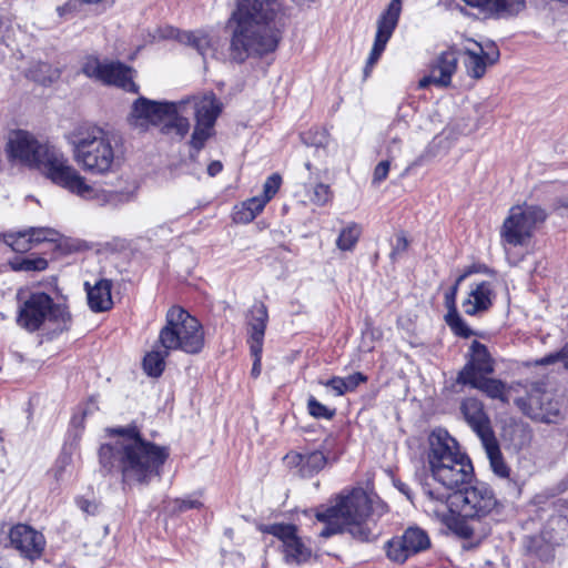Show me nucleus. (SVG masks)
<instances>
[{"mask_svg":"<svg viewBox=\"0 0 568 568\" xmlns=\"http://www.w3.org/2000/svg\"><path fill=\"white\" fill-rule=\"evenodd\" d=\"M108 433L116 439L99 449L102 471L121 474L126 485H148L161 476V468L170 455L166 447L145 440L135 425L109 428Z\"/></svg>","mask_w":568,"mask_h":568,"instance_id":"nucleus-1","label":"nucleus"},{"mask_svg":"<svg viewBox=\"0 0 568 568\" xmlns=\"http://www.w3.org/2000/svg\"><path fill=\"white\" fill-rule=\"evenodd\" d=\"M280 10V0H236L226 23L232 62L243 64L276 50L281 37L273 22Z\"/></svg>","mask_w":568,"mask_h":568,"instance_id":"nucleus-2","label":"nucleus"},{"mask_svg":"<svg viewBox=\"0 0 568 568\" xmlns=\"http://www.w3.org/2000/svg\"><path fill=\"white\" fill-rule=\"evenodd\" d=\"M387 510L385 503L371 497L363 488L342 493L332 506L316 513L317 520L325 524L320 536L328 538L347 532L359 542H368L373 539L369 521H375V517H382Z\"/></svg>","mask_w":568,"mask_h":568,"instance_id":"nucleus-3","label":"nucleus"},{"mask_svg":"<svg viewBox=\"0 0 568 568\" xmlns=\"http://www.w3.org/2000/svg\"><path fill=\"white\" fill-rule=\"evenodd\" d=\"M75 163L92 175L115 172L122 161L116 141L102 128L82 124L67 135Z\"/></svg>","mask_w":568,"mask_h":568,"instance_id":"nucleus-4","label":"nucleus"},{"mask_svg":"<svg viewBox=\"0 0 568 568\" xmlns=\"http://www.w3.org/2000/svg\"><path fill=\"white\" fill-rule=\"evenodd\" d=\"M129 122L142 132L151 125L160 126L162 134L176 136L179 141L190 130L189 119L180 114L179 102H158L144 97L133 102Z\"/></svg>","mask_w":568,"mask_h":568,"instance_id":"nucleus-5","label":"nucleus"},{"mask_svg":"<svg viewBox=\"0 0 568 568\" xmlns=\"http://www.w3.org/2000/svg\"><path fill=\"white\" fill-rule=\"evenodd\" d=\"M459 457L453 465L442 467V470L432 477V481L426 479L422 483L426 511L434 515L442 514L447 508L453 491L471 480L474 469L470 459L460 449Z\"/></svg>","mask_w":568,"mask_h":568,"instance_id":"nucleus-6","label":"nucleus"},{"mask_svg":"<svg viewBox=\"0 0 568 568\" xmlns=\"http://www.w3.org/2000/svg\"><path fill=\"white\" fill-rule=\"evenodd\" d=\"M162 348L197 354L204 346V333L201 323L186 310L172 306L166 312L165 325L158 339Z\"/></svg>","mask_w":568,"mask_h":568,"instance_id":"nucleus-7","label":"nucleus"},{"mask_svg":"<svg viewBox=\"0 0 568 568\" xmlns=\"http://www.w3.org/2000/svg\"><path fill=\"white\" fill-rule=\"evenodd\" d=\"M45 322L55 324L60 332L69 329L71 314L68 306L54 303L52 297L43 292L31 293L19 303L17 324L20 327L36 332Z\"/></svg>","mask_w":568,"mask_h":568,"instance_id":"nucleus-8","label":"nucleus"},{"mask_svg":"<svg viewBox=\"0 0 568 568\" xmlns=\"http://www.w3.org/2000/svg\"><path fill=\"white\" fill-rule=\"evenodd\" d=\"M500 507L493 488L479 480H470L460 489L453 491L447 503L450 513H458L462 517L478 523L499 514Z\"/></svg>","mask_w":568,"mask_h":568,"instance_id":"nucleus-9","label":"nucleus"},{"mask_svg":"<svg viewBox=\"0 0 568 568\" xmlns=\"http://www.w3.org/2000/svg\"><path fill=\"white\" fill-rule=\"evenodd\" d=\"M547 216L546 210L537 204L524 203L511 206L499 230L500 243L506 253L509 247L528 245Z\"/></svg>","mask_w":568,"mask_h":568,"instance_id":"nucleus-10","label":"nucleus"},{"mask_svg":"<svg viewBox=\"0 0 568 568\" xmlns=\"http://www.w3.org/2000/svg\"><path fill=\"white\" fill-rule=\"evenodd\" d=\"M515 405L523 414L537 422L555 424L562 418L559 400L539 385H534L525 396L516 398Z\"/></svg>","mask_w":568,"mask_h":568,"instance_id":"nucleus-11","label":"nucleus"},{"mask_svg":"<svg viewBox=\"0 0 568 568\" xmlns=\"http://www.w3.org/2000/svg\"><path fill=\"white\" fill-rule=\"evenodd\" d=\"M0 546L12 548L31 562L40 559L44 552L47 540L42 532L26 524H17L8 532L0 534Z\"/></svg>","mask_w":568,"mask_h":568,"instance_id":"nucleus-12","label":"nucleus"},{"mask_svg":"<svg viewBox=\"0 0 568 568\" xmlns=\"http://www.w3.org/2000/svg\"><path fill=\"white\" fill-rule=\"evenodd\" d=\"M36 169L41 171L54 184L71 193L83 178L80 172L69 163L63 152L50 144L42 158L39 159Z\"/></svg>","mask_w":568,"mask_h":568,"instance_id":"nucleus-13","label":"nucleus"},{"mask_svg":"<svg viewBox=\"0 0 568 568\" xmlns=\"http://www.w3.org/2000/svg\"><path fill=\"white\" fill-rule=\"evenodd\" d=\"M258 530L282 541V551L286 564L302 565L312 557V549L297 536V527L293 524L261 525Z\"/></svg>","mask_w":568,"mask_h":568,"instance_id":"nucleus-14","label":"nucleus"},{"mask_svg":"<svg viewBox=\"0 0 568 568\" xmlns=\"http://www.w3.org/2000/svg\"><path fill=\"white\" fill-rule=\"evenodd\" d=\"M82 72L105 84H113L128 92L136 93L139 87L132 80V69L121 62H100L98 58L89 57L83 65Z\"/></svg>","mask_w":568,"mask_h":568,"instance_id":"nucleus-15","label":"nucleus"},{"mask_svg":"<svg viewBox=\"0 0 568 568\" xmlns=\"http://www.w3.org/2000/svg\"><path fill=\"white\" fill-rule=\"evenodd\" d=\"M459 457V445L457 440L444 428L434 429L428 436L426 450L427 467L430 476L437 475L442 467H448L456 463Z\"/></svg>","mask_w":568,"mask_h":568,"instance_id":"nucleus-16","label":"nucleus"},{"mask_svg":"<svg viewBox=\"0 0 568 568\" xmlns=\"http://www.w3.org/2000/svg\"><path fill=\"white\" fill-rule=\"evenodd\" d=\"M49 144L40 143L31 133L14 130L9 133L7 150L11 158L36 168Z\"/></svg>","mask_w":568,"mask_h":568,"instance_id":"nucleus-17","label":"nucleus"},{"mask_svg":"<svg viewBox=\"0 0 568 568\" xmlns=\"http://www.w3.org/2000/svg\"><path fill=\"white\" fill-rule=\"evenodd\" d=\"M402 11V1L392 0L387 9L381 14L377 20V31L374 40L373 48L367 58L366 63L375 65L384 52L388 40L390 39L395 28L397 27Z\"/></svg>","mask_w":568,"mask_h":568,"instance_id":"nucleus-18","label":"nucleus"},{"mask_svg":"<svg viewBox=\"0 0 568 568\" xmlns=\"http://www.w3.org/2000/svg\"><path fill=\"white\" fill-rule=\"evenodd\" d=\"M470 358L457 376V383L467 384L468 379L481 377V374L494 373V359L486 345L473 341L470 345Z\"/></svg>","mask_w":568,"mask_h":568,"instance_id":"nucleus-19","label":"nucleus"},{"mask_svg":"<svg viewBox=\"0 0 568 568\" xmlns=\"http://www.w3.org/2000/svg\"><path fill=\"white\" fill-rule=\"evenodd\" d=\"M460 413L481 442L495 436L490 419L484 409V404L479 399L474 397L463 399L460 403Z\"/></svg>","mask_w":568,"mask_h":568,"instance_id":"nucleus-20","label":"nucleus"},{"mask_svg":"<svg viewBox=\"0 0 568 568\" xmlns=\"http://www.w3.org/2000/svg\"><path fill=\"white\" fill-rule=\"evenodd\" d=\"M186 105H192L195 122L200 124L215 125L216 119L222 112V104L213 93L180 101V114L185 111Z\"/></svg>","mask_w":568,"mask_h":568,"instance_id":"nucleus-21","label":"nucleus"},{"mask_svg":"<svg viewBox=\"0 0 568 568\" xmlns=\"http://www.w3.org/2000/svg\"><path fill=\"white\" fill-rule=\"evenodd\" d=\"M467 6L477 8L488 18H510L526 9V0H463Z\"/></svg>","mask_w":568,"mask_h":568,"instance_id":"nucleus-22","label":"nucleus"},{"mask_svg":"<svg viewBox=\"0 0 568 568\" xmlns=\"http://www.w3.org/2000/svg\"><path fill=\"white\" fill-rule=\"evenodd\" d=\"M72 194H75L83 200L93 201L100 206L115 207L126 200L125 194L121 192L104 190L89 184L84 176L78 183Z\"/></svg>","mask_w":568,"mask_h":568,"instance_id":"nucleus-23","label":"nucleus"},{"mask_svg":"<svg viewBox=\"0 0 568 568\" xmlns=\"http://www.w3.org/2000/svg\"><path fill=\"white\" fill-rule=\"evenodd\" d=\"M493 285L490 282L481 281L471 286L468 297L463 302L464 312L474 316L486 312L493 305Z\"/></svg>","mask_w":568,"mask_h":568,"instance_id":"nucleus-24","label":"nucleus"},{"mask_svg":"<svg viewBox=\"0 0 568 568\" xmlns=\"http://www.w3.org/2000/svg\"><path fill=\"white\" fill-rule=\"evenodd\" d=\"M557 545V541L548 537L546 530H542L539 535L526 536L523 541L525 555L534 557L544 564L554 561Z\"/></svg>","mask_w":568,"mask_h":568,"instance_id":"nucleus-25","label":"nucleus"},{"mask_svg":"<svg viewBox=\"0 0 568 568\" xmlns=\"http://www.w3.org/2000/svg\"><path fill=\"white\" fill-rule=\"evenodd\" d=\"M288 466L297 468L302 477H313L322 470L326 464L325 455L320 450L306 454L290 453L284 458Z\"/></svg>","mask_w":568,"mask_h":568,"instance_id":"nucleus-26","label":"nucleus"},{"mask_svg":"<svg viewBox=\"0 0 568 568\" xmlns=\"http://www.w3.org/2000/svg\"><path fill=\"white\" fill-rule=\"evenodd\" d=\"M476 49L466 48L465 54L468 59L465 61L467 73L474 79H480L486 72L487 63L493 64L499 59V51L497 48H493L491 51L485 52L480 43L474 41Z\"/></svg>","mask_w":568,"mask_h":568,"instance_id":"nucleus-27","label":"nucleus"},{"mask_svg":"<svg viewBox=\"0 0 568 568\" xmlns=\"http://www.w3.org/2000/svg\"><path fill=\"white\" fill-rule=\"evenodd\" d=\"M457 65L458 55L456 50L449 49L438 54L430 67V72L437 78L436 85L440 88L448 87Z\"/></svg>","mask_w":568,"mask_h":568,"instance_id":"nucleus-28","label":"nucleus"},{"mask_svg":"<svg viewBox=\"0 0 568 568\" xmlns=\"http://www.w3.org/2000/svg\"><path fill=\"white\" fill-rule=\"evenodd\" d=\"M268 321L267 307L264 303L257 302L254 303L250 310L248 317V344L250 345H263L265 329Z\"/></svg>","mask_w":568,"mask_h":568,"instance_id":"nucleus-29","label":"nucleus"},{"mask_svg":"<svg viewBox=\"0 0 568 568\" xmlns=\"http://www.w3.org/2000/svg\"><path fill=\"white\" fill-rule=\"evenodd\" d=\"M88 294V304L93 312H105L112 306V282L106 278L98 281L93 286L84 284Z\"/></svg>","mask_w":568,"mask_h":568,"instance_id":"nucleus-30","label":"nucleus"},{"mask_svg":"<svg viewBox=\"0 0 568 568\" xmlns=\"http://www.w3.org/2000/svg\"><path fill=\"white\" fill-rule=\"evenodd\" d=\"M489 460V466L495 476L500 479L510 480L511 468L506 463L499 444L495 436L481 442Z\"/></svg>","mask_w":568,"mask_h":568,"instance_id":"nucleus-31","label":"nucleus"},{"mask_svg":"<svg viewBox=\"0 0 568 568\" xmlns=\"http://www.w3.org/2000/svg\"><path fill=\"white\" fill-rule=\"evenodd\" d=\"M466 385L483 392L491 399L508 403L507 386L500 379L481 376L476 379H468Z\"/></svg>","mask_w":568,"mask_h":568,"instance_id":"nucleus-32","label":"nucleus"},{"mask_svg":"<svg viewBox=\"0 0 568 568\" xmlns=\"http://www.w3.org/2000/svg\"><path fill=\"white\" fill-rule=\"evenodd\" d=\"M176 39L180 43L194 48L199 54L205 58L213 48L212 38L204 31H178Z\"/></svg>","mask_w":568,"mask_h":568,"instance_id":"nucleus-33","label":"nucleus"},{"mask_svg":"<svg viewBox=\"0 0 568 568\" xmlns=\"http://www.w3.org/2000/svg\"><path fill=\"white\" fill-rule=\"evenodd\" d=\"M435 516L440 517L447 527L460 538L468 539L475 534V527L467 521L468 518L462 517L458 513L456 516L455 513L449 511V508Z\"/></svg>","mask_w":568,"mask_h":568,"instance_id":"nucleus-34","label":"nucleus"},{"mask_svg":"<svg viewBox=\"0 0 568 568\" xmlns=\"http://www.w3.org/2000/svg\"><path fill=\"white\" fill-rule=\"evenodd\" d=\"M266 204L267 201L264 200L261 195L253 196L244 201L241 207H236L233 213V220L236 223H250L263 211Z\"/></svg>","mask_w":568,"mask_h":568,"instance_id":"nucleus-35","label":"nucleus"},{"mask_svg":"<svg viewBox=\"0 0 568 568\" xmlns=\"http://www.w3.org/2000/svg\"><path fill=\"white\" fill-rule=\"evenodd\" d=\"M171 349H152L143 358V369L151 377H159L165 368V358L170 355Z\"/></svg>","mask_w":568,"mask_h":568,"instance_id":"nucleus-36","label":"nucleus"},{"mask_svg":"<svg viewBox=\"0 0 568 568\" xmlns=\"http://www.w3.org/2000/svg\"><path fill=\"white\" fill-rule=\"evenodd\" d=\"M400 538L404 540V545L410 555L423 551L430 545V540L426 531L417 527L407 528Z\"/></svg>","mask_w":568,"mask_h":568,"instance_id":"nucleus-37","label":"nucleus"},{"mask_svg":"<svg viewBox=\"0 0 568 568\" xmlns=\"http://www.w3.org/2000/svg\"><path fill=\"white\" fill-rule=\"evenodd\" d=\"M214 125L195 123L193 133L190 140V159L195 161L199 152L204 148L206 141L213 135Z\"/></svg>","mask_w":568,"mask_h":568,"instance_id":"nucleus-38","label":"nucleus"},{"mask_svg":"<svg viewBox=\"0 0 568 568\" xmlns=\"http://www.w3.org/2000/svg\"><path fill=\"white\" fill-rule=\"evenodd\" d=\"M361 234V225L352 222L339 232V235L336 240V246L341 251H352L358 242Z\"/></svg>","mask_w":568,"mask_h":568,"instance_id":"nucleus-39","label":"nucleus"},{"mask_svg":"<svg viewBox=\"0 0 568 568\" xmlns=\"http://www.w3.org/2000/svg\"><path fill=\"white\" fill-rule=\"evenodd\" d=\"M445 322L456 336L468 338L475 334L474 331L462 318L458 311L447 312L445 315Z\"/></svg>","mask_w":568,"mask_h":568,"instance_id":"nucleus-40","label":"nucleus"},{"mask_svg":"<svg viewBox=\"0 0 568 568\" xmlns=\"http://www.w3.org/2000/svg\"><path fill=\"white\" fill-rule=\"evenodd\" d=\"M3 240L4 243L9 245L14 252L24 253L33 247L28 231L14 234H4Z\"/></svg>","mask_w":568,"mask_h":568,"instance_id":"nucleus-41","label":"nucleus"},{"mask_svg":"<svg viewBox=\"0 0 568 568\" xmlns=\"http://www.w3.org/2000/svg\"><path fill=\"white\" fill-rule=\"evenodd\" d=\"M387 557L395 562H404L410 555L406 546L404 545V540L402 538H395L387 542L386 545Z\"/></svg>","mask_w":568,"mask_h":568,"instance_id":"nucleus-42","label":"nucleus"},{"mask_svg":"<svg viewBox=\"0 0 568 568\" xmlns=\"http://www.w3.org/2000/svg\"><path fill=\"white\" fill-rule=\"evenodd\" d=\"M13 271H44L48 267V261L43 257L34 258H16L10 262Z\"/></svg>","mask_w":568,"mask_h":568,"instance_id":"nucleus-43","label":"nucleus"},{"mask_svg":"<svg viewBox=\"0 0 568 568\" xmlns=\"http://www.w3.org/2000/svg\"><path fill=\"white\" fill-rule=\"evenodd\" d=\"M28 232L30 234L32 245L42 242H58L60 239V233L50 227H31Z\"/></svg>","mask_w":568,"mask_h":568,"instance_id":"nucleus-44","label":"nucleus"},{"mask_svg":"<svg viewBox=\"0 0 568 568\" xmlns=\"http://www.w3.org/2000/svg\"><path fill=\"white\" fill-rule=\"evenodd\" d=\"M308 414L314 418L332 419L335 416V409L320 403L314 396L307 399Z\"/></svg>","mask_w":568,"mask_h":568,"instance_id":"nucleus-45","label":"nucleus"},{"mask_svg":"<svg viewBox=\"0 0 568 568\" xmlns=\"http://www.w3.org/2000/svg\"><path fill=\"white\" fill-rule=\"evenodd\" d=\"M302 140L306 145L315 148H326L328 144V134L323 129H312L302 134Z\"/></svg>","mask_w":568,"mask_h":568,"instance_id":"nucleus-46","label":"nucleus"},{"mask_svg":"<svg viewBox=\"0 0 568 568\" xmlns=\"http://www.w3.org/2000/svg\"><path fill=\"white\" fill-rule=\"evenodd\" d=\"M333 199V192L329 185L324 183H317L312 193L310 194V201L318 206L326 205Z\"/></svg>","mask_w":568,"mask_h":568,"instance_id":"nucleus-47","label":"nucleus"},{"mask_svg":"<svg viewBox=\"0 0 568 568\" xmlns=\"http://www.w3.org/2000/svg\"><path fill=\"white\" fill-rule=\"evenodd\" d=\"M557 362L562 363L564 367L568 369V344H566L560 351L548 354L537 361L538 365L546 366Z\"/></svg>","mask_w":568,"mask_h":568,"instance_id":"nucleus-48","label":"nucleus"},{"mask_svg":"<svg viewBox=\"0 0 568 568\" xmlns=\"http://www.w3.org/2000/svg\"><path fill=\"white\" fill-rule=\"evenodd\" d=\"M282 183V178L280 174L274 173L266 179L263 184V194L261 195L267 202L277 193Z\"/></svg>","mask_w":568,"mask_h":568,"instance_id":"nucleus-49","label":"nucleus"},{"mask_svg":"<svg viewBox=\"0 0 568 568\" xmlns=\"http://www.w3.org/2000/svg\"><path fill=\"white\" fill-rule=\"evenodd\" d=\"M202 507V503L197 499H193L191 497L187 498H176L172 501V511L173 513H184L189 509H197Z\"/></svg>","mask_w":568,"mask_h":568,"instance_id":"nucleus-50","label":"nucleus"},{"mask_svg":"<svg viewBox=\"0 0 568 568\" xmlns=\"http://www.w3.org/2000/svg\"><path fill=\"white\" fill-rule=\"evenodd\" d=\"M390 161L392 160H384V161H381L374 169V173H373V184H381L384 180H386L387 175H388V172H389V168H390Z\"/></svg>","mask_w":568,"mask_h":568,"instance_id":"nucleus-51","label":"nucleus"},{"mask_svg":"<svg viewBox=\"0 0 568 568\" xmlns=\"http://www.w3.org/2000/svg\"><path fill=\"white\" fill-rule=\"evenodd\" d=\"M345 382L346 392H354L361 384L366 383L367 376L361 372H356L346 377H343Z\"/></svg>","mask_w":568,"mask_h":568,"instance_id":"nucleus-52","label":"nucleus"},{"mask_svg":"<svg viewBox=\"0 0 568 568\" xmlns=\"http://www.w3.org/2000/svg\"><path fill=\"white\" fill-rule=\"evenodd\" d=\"M75 504L87 515L94 516L99 513V504L95 500L78 497Z\"/></svg>","mask_w":568,"mask_h":568,"instance_id":"nucleus-53","label":"nucleus"},{"mask_svg":"<svg viewBox=\"0 0 568 568\" xmlns=\"http://www.w3.org/2000/svg\"><path fill=\"white\" fill-rule=\"evenodd\" d=\"M250 352L251 355L254 357L251 374L253 377H257L261 374L263 345H257V347H255V345H250Z\"/></svg>","mask_w":568,"mask_h":568,"instance_id":"nucleus-54","label":"nucleus"},{"mask_svg":"<svg viewBox=\"0 0 568 568\" xmlns=\"http://www.w3.org/2000/svg\"><path fill=\"white\" fill-rule=\"evenodd\" d=\"M321 384H323L326 387L332 388L336 396H342L347 393L345 389V382H344L343 377L334 376L326 382H321Z\"/></svg>","mask_w":568,"mask_h":568,"instance_id":"nucleus-55","label":"nucleus"},{"mask_svg":"<svg viewBox=\"0 0 568 568\" xmlns=\"http://www.w3.org/2000/svg\"><path fill=\"white\" fill-rule=\"evenodd\" d=\"M402 151V139L399 136H393L386 144V155L388 160H394L399 155Z\"/></svg>","mask_w":568,"mask_h":568,"instance_id":"nucleus-56","label":"nucleus"},{"mask_svg":"<svg viewBox=\"0 0 568 568\" xmlns=\"http://www.w3.org/2000/svg\"><path fill=\"white\" fill-rule=\"evenodd\" d=\"M408 247V240L404 233H399L396 236V243L392 250L390 257L395 260L398 255L404 253Z\"/></svg>","mask_w":568,"mask_h":568,"instance_id":"nucleus-57","label":"nucleus"},{"mask_svg":"<svg viewBox=\"0 0 568 568\" xmlns=\"http://www.w3.org/2000/svg\"><path fill=\"white\" fill-rule=\"evenodd\" d=\"M436 155L434 146L428 145L412 163L410 166H420Z\"/></svg>","mask_w":568,"mask_h":568,"instance_id":"nucleus-58","label":"nucleus"},{"mask_svg":"<svg viewBox=\"0 0 568 568\" xmlns=\"http://www.w3.org/2000/svg\"><path fill=\"white\" fill-rule=\"evenodd\" d=\"M457 292H458V288L456 286H452L450 290L445 294V306L447 307L448 312L457 311V307H456Z\"/></svg>","mask_w":568,"mask_h":568,"instance_id":"nucleus-59","label":"nucleus"},{"mask_svg":"<svg viewBox=\"0 0 568 568\" xmlns=\"http://www.w3.org/2000/svg\"><path fill=\"white\" fill-rule=\"evenodd\" d=\"M394 485L402 494H404L407 497V499L412 500V491L407 484L400 480H395Z\"/></svg>","mask_w":568,"mask_h":568,"instance_id":"nucleus-60","label":"nucleus"},{"mask_svg":"<svg viewBox=\"0 0 568 568\" xmlns=\"http://www.w3.org/2000/svg\"><path fill=\"white\" fill-rule=\"evenodd\" d=\"M223 169V165L220 161H213L207 166V173L210 176H215L219 174Z\"/></svg>","mask_w":568,"mask_h":568,"instance_id":"nucleus-61","label":"nucleus"},{"mask_svg":"<svg viewBox=\"0 0 568 568\" xmlns=\"http://www.w3.org/2000/svg\"><path fill=\"white\" fill-rule=\"evenodd\" d=\"M436 80L437 78H435V75L430 72L429 75L424 77L423 79L419 80L418 87L420 89H426L429 84L436 85Z\"/></svg>","mask_w":568,"mask_h":568,"instance_id":"nucleus-62","label":"nucleus"},{"mask_svg":"<svg viewBox=\"0 0 568 568\" xmlns=\"http://www.w3.org/2000/svg\"><path fill=\"white\" fill-rule=\"evenodd\" d=\"M473 273V270L471 268H468L467 271H465L463 274H460L456 281H455V284L453 286H456L457 288L459 287L460 283L463 281H465L470 274Z\"/></svg>","mask_w":568,"mask_h":568,"instance_id":"nucleus-63","label":"nucleus"},{"mask_svg":"<svg viewBox=\"0 0 568 568\" xmlns=\"http://www.w3.org/2000/svg\"><path fill=\"white\" fill-rule=\"evenodd\" d=\"M375 65H369L368 63L365 64V68H364V79H367L371 73H372V70Z\"/></svg>","mask_w":568,"mask_h":568,"instance_id":"nucleus-64","label":"nucleus"}]
</instances>
